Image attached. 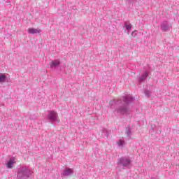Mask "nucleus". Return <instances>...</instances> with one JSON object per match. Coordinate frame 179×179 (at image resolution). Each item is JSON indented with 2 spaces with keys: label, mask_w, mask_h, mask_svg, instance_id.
<instances>
[{
  "label": "nucleus",
  "mask_w": 179,
  "mask_h": 179,
  "mask_svg": "<svg viewBox=\"0 0 179 179\" xmlns=\"http://www.w3.org/2000/svg\"><path fill=\"white\" fill-rule=\"evenodd\" d=\"M103 132H107V129H103Z\"/></svg>",
  "instance_id": "obj_18"
},
{
  "label": "nucleus",
  "mask_w": 179,
  "mask_h": 179,
  "mask_svg": "<svg viewBox=\"0 0 179 179\" xmlns=\"http://www.w3.org/2000/svg\"><path fill=\"white\" fill-rule=\"evenodd\" d=\"M15 157H12L6 164L7 169H13V164L16 163Z\"/></svg>",
  "instance_id": "obj_7"
},
{
  "label": "nucleus",
  "mask_w": 179,
  "mask_h": 179,
  "mask_svg": "<svg viewBox=\"0 0 179 179\" xmlns=\"http://www.w3.org/2000/svg\"><path fill=\"white\" fill-rule=\"evenodd\" d=\"M144 93H145L146 97H150V94H152V92L150 91L147 90H145L144 91Z\"/></svg>",
  "instance_id": "obj_16"
},
{
  "label": "nucleus",
  "mask_w": 179,
  "mask_h": 179,
  "mask_svg": "<svg viewBox=\"0 0 179 179\" xmlns=\"http://www.w3.org/2000/svg\"><path fill=\"white\" fill-rule=\"evenodd\" d=\"M61 65V62L58 59L52 60L50 62V68H57V66H59Z\"/></svg>",
  "instance_id": "obj_10"
},
{
  "label": "nucleus",
  "mask_w": 179,
  "mask_h": 179,
  "mask_svg": "<svg viewBox=\"0 0 179 179\" xmlns=\"http://www.w3.org/2000/svg\"><path fill=\"white\" fill-rule=\"evenodd\" d=\"M125 145V141L124 140H119L117 141V146L122 147Z\"/></svg>",
  "instance_id": "obj_14"
},
{
  "label": "nucleus",
  "mask_w": 179,
  "mask_h": 179,
  "mask_svg": "<svg viewBox=\"0 0 179 179\" xmlns=\"http://www.w3.org/2000/svg\"><path fill=\"white\" fill-rule=\"evenodd\" d=\"M122 100L124 103H125V105L120 106L116 109V111L118 114H121L122 115H128V114H130L131 113V110L128 107V105L129 103H131V101H134L135 98L132 97L131 95H126L122 96Z\"/></svg>",
  "instance_id": "obj_1"
},
{
  "label": "nucleus",
  "mask_w": 179,
  "mask_h": 179,
  "mask_svg": "<svg viewBox=\"0 0 179 179\" xmlns=\"http://www.w3.org/2000/svg\"><path fill=\"white\" fill-rule=\"evenodd\" d=\"M173 27L171 24H169L168 21H164L160 24V29L162 31H170V29Z\"/></svg>",
  "instance_id": "obj_5"
},
{
  "label": "nucleus",
  "mask_w": 179,
  "mask_h": 179,
  "mask_svg": "<svg viewBox=\"0 0 179 179\" xmlns=\"http://www.w3.org/2000/svg\"><path fill=\"white\" fill-rule=\"evenodd\" d=\"M131 163L132 161L128 157H122L117 159V164L120 166L122 169H131Z\"/></svg>",
  "instance_id": "obj_3"
},
{
  "label": "nucleus",
  "mask_w": 179,
  "mask_h": 179,
  "mask_svg": "<svg viewBox=\"0 0 179 179\" xmlns=\"http://www.w3.org/2000/svg\"><path fill=\"white\" fill-rule=\"evenodd\" d=\"M123 27H125L126 30H127V31H129V30L132 29V24H131V22H129V21H125Z\"/></svg>",
  "instance_id": "obj_12"
},
{
  "label": "nucleus",
  "mask_w": 179,
  "mask_h": 179,
  "mask_svg": "<svg viewBox=\"0 0 179 179\" xmlns=\"http://www.w3.org/2000/svg\"><path fill=\"white\" fill-rule=\"evenodd\" d=\"M49 122H59L58 113L55 110H50L47 115Z\"/></svg>",
  "instance_id": "obj_4"
},
{
  "label": "nucleus",
  "mask_w": 179,
  "mask_h": 179,
  "mask_svg": "<svg viewBox=\"0 0 179 179\" xmlns=\"http://www.w3.org/2000/svg\"><path fill=\"white\" fill-rule=\"evenodd\" d=\"M41 31L40 29L29 28L28 29V33L29 34H37Z\"/></svg>",
  "instance_id": "obj_11"
},
{
  "label": "nucleus",
  "mask_w": 179,
  "mask_h": 179,
  "mask_svg": "<svg viewBox=\"0 0 179 179\" xmlns=\"http://www.w3.org/2000/svg\"><path fill=\"white\" fill-rule=\"evenodd\" d=\"M6 80V76L4 74L1 73L0 74V83H2Z\"/></svg>",
  "instance_id": "obj_13"
},
{
  "label": "nucleus",
  "mask_w": 179,
  "mask_h": 179,
  "mask_svg": "<svg viewBox=\"0 0 179 179\" xmlns=\"http://www.w3.org/2000/svg\"><path fill=\"white\" fill-rule=\"evenodd\" d=\"M126 134L127 136H131V135H132V131H131V128L129 127L126 128Z\"/></svg>",
  "instance_id": "obj_15"
},
{
  "label": "nucleus",
  "mask_w": 179,
  "mask_h": 179,
  "mask_svg": "<svg viewBox=\"0 0 179 179\" xmlns=\"http://www.w3.org/2000/svg\"><path fill=\"white\" fill-rule=\"evenodd\" d=\"M73 174V169L71 168H66L62 173V177H69Z\"/></svg>",
  "instance_id": "obj_6"
},
{
  "label": "nucleus",
  "mask_w": 179,
  "mask_h": 179,
  "mask_svg": "<svg viewBox=\"0 0 179 179\" xmlns=\"http://www.w3.org/2000/svg\"><path fill=\"white\" fill-rule=\"evenodd\" d=\"M33 174V171L27 166H20L17 169V179H28Z\"/></svg>",
  "instance_id": "obj_2"
},
{
  "label": "nucleus",
  "mask_w": 179,
  "mask_h": 179,
  "mask_svg": "<svg viewBox=\"0 0 179 179\" xmlns=\"http://www.w3.org/2000/svg\"><path fill=\"white\" fill-rule=\"evenodd\" d=\"M148 76H149V71H145L144 73L138 78L139 83H142V82H145Z\"/></svg>",
  "instance_id": "obj_9"
},
{
  "label": "nucleus",
  "mask_w": 179,
  "mask_h": 179,
  "mask_svg": "<svg viewBox=\"0 0 179 179\" xmlns=\"http://www.w3.org/2000/svg\"><path fill=\"white\" fill-rule=\"evenodd\" d=\"M135 31H133V32L131 33V36H135V35L136 34H135Z\"/></svg>",
  "instance_id": "obj_17"
},
{
  "label": "nucleus",
  "mask_w": 179,
  "mask_h": 179,
  "mask_svg": "<svg viewBox=\"0 0 179 179\" xmlns=\"http://www.w3.org/2000/svg\"><path fill=\"white\" fill-rule=\"evenodd\" d=\"M122 101V98L120 99H113L109 102V105L110 106V107H113V106H118V104H121Z\"/></svg>",
  "instance_id": "obj_8"
}]
</instances>
